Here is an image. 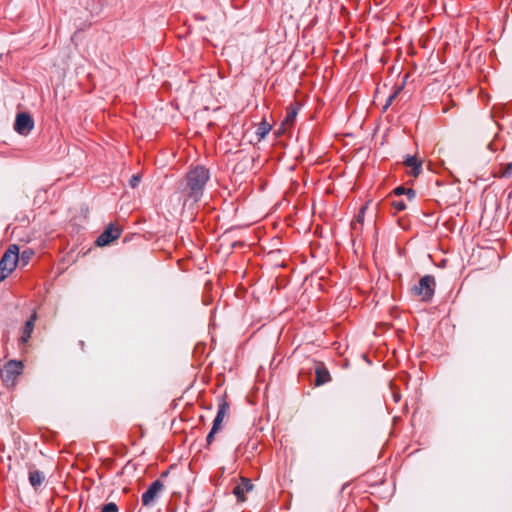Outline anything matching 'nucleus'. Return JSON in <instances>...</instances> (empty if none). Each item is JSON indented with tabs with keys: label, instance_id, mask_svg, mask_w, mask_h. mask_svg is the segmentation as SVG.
<instances>
[{
	"label": "nucleus",
	"instance_id": "obj_17",
	"mask_svg": "<svg viewBox=\"0 0 512 512\" xmlns=\"http://www.w3.org/2000/svg\"><path fill=\"white\" fill-rule=\"evenodd\" d=\"M101 512H118V507L115 503L109 502L103 505Z\"/></svg>",
	"mask_w": 512,
	"mask_h": 512
},
{
	"label": "nucleus",
	"instance_id": "obj_5",
	"mask_svg": "<svg viewBox=\"0 0 512 512\" xmlns=\"http://www.w3.org/2000/svg\"><path fill=\"white\" fill-rule=\"evenodd\" d=\"M163 489L164 484L160 480L152 482L141 496L142 505L146 507L154 505Z\"/></svg>",
	"mask_w": 512,
	"mask_h": 512
},
{
	"label": "nucleus",
	"instance_id": "obj_4",
	"mask_svg": "<svg viewBox=\"0 0 512 512\" xmlns=\"http://www.w3.org/2000/svg\"><path fill=\"white\" fill-rule=\"evenodd\" d=\"M414 295L420 296L422 301L429 302L435 292V279L431 275H425L420 280L418 285L412 288Z\"/></svg>",
	"mask_w": 512,
	"mask_h": 512
},
{
	"label": "nucleus",
	"instance_id": "obj_25",
	"mask_svg": "<svg viewBox=\"0 0 512 512\" xmlns=\"http://www.w3.org/2000/svg\"><path fill=\"white\" fill-rule=\"evenodd\" d=\"M405 195L407 196V198L409 200H413L415 198V196H416V193H415V191L413 189L407 188V191H406Z\"/></svg>",
	"mask_w": 512,
	"mask_h": 512
},
{
	"label": "nucleus",
	"instance_id": "obj_27",
	"mask_svg": "<svg viewBox=\"0 0 512 512\" xmlns=\"http://www.w3.org/2000/svg\"><path fill=\"white\" fill-rule=\"evenodd\" d=\"M393 397L395 402H398L400 400V395L395 392H393Z\"/></svg>",
	"mask_w": 512,
	"mask_h": 512
},
{
	"label": "nucleus",
	"instance_id": "obj_21",
	"mask_svg": "<svg viewBox=\"0 0 512 512\" xmlns=\"http://www.w3.org/2000/svg\"><path fill=\"white\" fill-rule=\"evenodd\" d=\"M222 422H223V420L214 418L212 429H214V431H219L221 428Z\"/></svg>",
	"mask_w": 512,
	"mask_h": 512
},
{
	"label": "nucleus",
	"instance_id": "obj_16",
	"mask_svg": "<svg viewBox=\"0 0 512 512\" xmlns=\"http://www.w3.org/2000/svg\"><path fill=\"white\" fill-rule=\"evenodd\" d=\"M501 176L505 178H510L512 176V163H508L502 168Z\"/></svg>",
	"mask_w": 512,
	"mask_h": 512
},
{
	"label": "nucleus",
	"instance_id": "obj_18",
	"mask_svg": "<svg viewBox=\"0 0 512 512\" xmlns=\"http://www.w3.org/2000/svg\"><path fill=\"white\" fill-rule=\"evenodd\" d=\"M403 85L397 87L393 94H391L387 100L386 106L391 105L392 101L397 97L399 92L402 90Z\"/></svg>",
	"mask_w": 512,
	"mask_h": 512
},
{
	"label": "nucleus",
	"instance_id": "obj_10",
	"mask_svg": "<svg viewBox=\"0 0 512 512\" xmlns=\"http://www.w3.org/2000/svg\"><path fill=\"white\" fill-rule=\"evenodd\" d=\"M404 164L411 169L410 174L417 177L422 170V163L415 156H407Z\"/></svg>",
	"mask_w": 512,
	"mask_h": 512
},
{
	"label": "nucleus",
	"instance_id": "obj_3",
	"mask_svg": "<svg viewBox=\"0 0 512 512\" xmlns=\"http://www.w3.org/2000/svg\"><path fill=\"white\" fill-rule=\"evenodd\" d=\"M23 364L21 361L10 360L0 371L1 379L6 387H12L16 383L17 377L22 373Z\"/></svg>",
	"mask_w": 512,
	"mask_h": 512
},
{
	"label": "nucleus",
	"instance_id": "obj_15",
	"mask_svg": "<svg viewBox=\"0 0 512 512\" xmlns=\"http://www.w3.org/2000/svg\"><path fill=\"white\" fill-rule=\"evenodd\" d=\"M392 207L397 211V212H400V211H403L406 209V204L403 200H394L392 201Z\"/></svg>",
	"mask_w": 512,
	"mask_h": 512
},
{
	"label": "nucleus",
	"instance_id": "obj_12",
	"mask_svg": "<svg viewBox=\"0 0 512 512\" xmlns=\"http://www.w3.org/2000/svg\"><path fill=\"white\" fill-rule=\"evenodd\" d=\"M271 125L265 120L263 119L257 126V129H256V135L258 137V140L261 141L263 140L270 132L271 130Z\"/></svg>",
	"mask_w": 512,
	"mask_h": 512
},
{
	"label": "nucleus",
	"instance_id": "obj_1",
	"mask_svg": "<svg viewBox=\"0 0 512 512\" xmlns=\"http://www.w3.org/2000/svg\"><path fill=\"white\" fill-rule=\"evenodd\" d=\"M209 178L210 172L203 166L190 169L185 177L177 183V192L183 203L200 201Z\"/></svg>",
	"mask_w": 512,
	"mask_h": 512
},
{
	"label": "nucleus",
	"instance_id": "obj_6",
	"mask_svg": "<svg viewBox=\"0 0 512 512\" xmlns=\"http://www.w3.org/2000/svg\"><path fill=\"white\" fill-rule=\"evenodd\" d=\"M34 128L33 118L26 112L18 113L14 123L15 131L23 136H27Z\"/></svg>",
	"mask_w": 512,
	"mask_h": 512
},
{
	"label": "nucleus",
	"instance_id": "obj_9",
	"mask_svg": "<svg viewBox=\"0 0 512 512\" xmlns=\"http://www.w3.org/2000/svg\"><path fill=\"white\" fill-rule=\"evenodd\" d=\"M36 313L34 312L31 317L25 322V325L22 329V335H21V338H20V342L22 344H26L29 340V338L31 337V334L33 332V329H34V323L36 321Z\"/></svg>",
	"mask_w": 512,
	"mask_h": 512
},
{
	"label": "nucleus",
	"instance_id": "obj_20",
	"mask_svg": "<svg viewBox=\"0 0 512 512\" xmlns=\"http://www.w3.org/2000/svg\"><path fill=\"white\" fill-rule=\"evenodd\" d=\"M31 254V251H23L20 258L23 264H26L29 261Z\"/></svg>",
	"mask_w": 512,
	"mask_h": 512
},
{
	"label": "nucleus",
	"instance_id": "obj_23",
	"mask_svg": "<svg viewBox=\"0 0 512 512\" xmlns=\"http://www.w3.org/2000/svg\"><path fill=\"white\" fill-rule=\"evenodd\" d=\"M296 117V111L295 110H292L290 112L287 113L286 115V118H285V121L286 122H292L294 120V118Z\"/></svg>",
	"mask_w": 512,
	"mask_h": 512
},
{
	"label": "nucleus",
	"instance_id": "obj_7",
	"mask_svg": "<svg viewBox=\"0 0 512 512\" xmlns=\"http://www.w3.org/2000/svg\"><path fill=\"white\" fill-rule=\"evenodd\" d=\"M120 236V231L112 225L107 227L97 238L96 244L100 247L110 244Z\"/></svg>",
	"mask_w": 512,
	"mask_h": 512
},
{
	"label": "nucleus",
	"instance_id": "obj_14",
	"mask_svg": "<svg viewBox=\"0 0 512 512\" xmlns=\"http://www.w3.org/2000/svg\"><path fill=\"white\" fill-rule=\"evenodd\" d=\"M228 409H229L228 404L226 402H221L218 406V411H217L215 418L223 420Z\"/></svg>",
	"mask_w": 512,
	"mask_h": 512
},
{
	"label": "nucleus",
	"instance_id": "obj_22",
	"mask_svg": "<svg viewBox=\"0 0 512 512\" xmlns=\"http://www.w3.org/2000/svg\"><path fill=\"white\" fill-rule=\"evenodd\" d=\"M406 191H407V188H405L403 186H399L394 189V194L397 196H400V195H404L406 193Z\"/></svg>",
	"mask_w": 512,
	"mask_h": 512
},
{
	"label": "nucleus",
	"instance_id": "obj_26",
	"mask_svg": "<svg viewBox=\"0 0 512 512\" xmlns=\"http://www.w3.org/2000/svg\"><path fill=\"white\" fill-rule=\"evenodd\" d=\"M363 213H364V208H362V209H361V212L359 213V215H358V217H357V220H358V221H362V219H363V216H362V215H363Z\"/></svg>",
	"mask_w": 512,
	"mask_h": 512
},
{
	"label": "nucleus",
	"instance_id": "obj_2",
	"mask_svg": "<svg viewBox=\"0 0 512 512\" xmlns=\"http://www.w3.org/2000/svg\"><path fill=\"white\" fill-rule=\"evenodd\" d=\"M19 261V248L10 245L0 260V282L6 279L16 268Z\"/></svg>",
	"mask_w": 512,
	"mask_h": 512
},
{
	"label": "nucleus",
	"instance_id": "obj_19",
	"mask_svg": "<svg viewBox=\"0 0 512 512\" xmlns=\"http://www.w3.org/2000/svg\"><path fill=\"white\" fill-rule=\"evenodd\" d=\"M140 182V175H133L130 179V186L136 188Z\"/></svg>",
	"mask_w": 512,
	"mask_h": 512
},
{
	"label": "nucleus",
	"instance_id": "obj_8",
	"mask_svg": "<svg viewBox=\"0 0 512 512\" xmlns=\"http://www.w3.org/2000/svg\"><path fill=\"white\" fill-rule=\"evenodd\" d=\"M253 489V484L247 478H241V481L234 487L233 493L237 500L244 502L246 500L245 494Z\"/></svg>",
	"mask_w": 512,
	"mask_h": 512
},
{
	"label": "nucleus",
	"instance_id": "obj_13",
	"mask_svg": "<svg viewBox=\"0 0 512 512\" xmlns=\"http://www.w3.org/2000/svg\"><path fill=\"white\" fill-rule=\"evenodd\" d=\"M331 380L330 374L326 368L316 369V385H323Z\"/></svg>",
	"mask_w": 512,
	"mask_h": 512
},
{
	"label": "nucleus",
	"instance_id": "obj_24",
	"mask_svg": "<svg viewBox=\"0 0 512 512\" xmlns=\"http://www.w3.org/2000/svg\"><path fill=\"white\" fill-rule=\"evenodd\" d=\"M217 431H214V429L211 428L209 434L207 435V438H206V441H207V444L210 445L214 439V435Z\"/></svg>",
	"mask_w": 512,
	"mask_h": 512
},
{
	"label": "nucleus",
	"instance_id": "obj_11",
	"mask_svg": "<svg viewBox=\"0 0 512 512\" xmlns=\"http://www.w3.org/2000/svg\"><path fill=\"white\" fill-rule=\"evenodd\" d=\"M45 480V475L39 470L29 471V483L35 489L38 490Z\"/></svg>",
	"mask_w": 512,
	"mask_h": 512
}]
</instances>
